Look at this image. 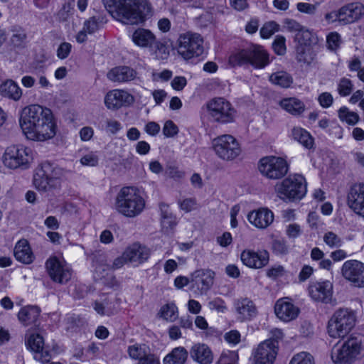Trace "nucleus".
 <instances>
[{"instance_id": "obj_29", "label": "nucleus", "mask_w": 364, "mask_h": 364, "mask_svg": "<svg viewBox=\"0 0 364 364\" xmlns=\"http://www.w3.org/2000/svg\"><path fill=\"white\" fill-rule=\"evenodd\" d=\"M132 40L139 47L151 48L156 42V36L151 31L140 28L134 31Z\"/></svg>"}, {"instance_id": "obj_15", "label": "nucleus", "mask_w": 364, "mask_h": 364, "mask_svg": "<svg viewBox=\"0 0 364 364\" xmlns=\"http://www.w3.org/2000/svg\"><path fill=\"white\" fill-rule=\"evenodd\" d=\"M277 352L275 343H259L252 353L253 364H273Z\"/></svg>"}, {"instance_id": "obj_37", "label": "nucleus", "mask_w": 364, "mask_h": 364, "mask_svg": "<svg viewBox=\"0 0 364 364\" xmlns=\"http://www.w3.org/2000/svg\"><path fill=\"white\" fill-rule=\"evenodd\" d=\"M188 358V352L183 347L173 348L164 358V364H184Z\"/></svg>"}, {"instance_id": "obj_44", "label": "nucleus", "mask_w": 364, "mask_h": 364, "mask_svg": "<svg viewBox=\"0 0 364 364\" xmlns=\"http://www.w3.org/2000/svg\"><path fill=\"white\" fill-rule=\"evenodd\" d=\"M353 84L352 81L346 77L339 80L337 85V91L341 97L348 96L353 91Z\"/></svg>"}, {"instance_id": "obj_47", "label": "nucleus", "mask_w": 364, "mask_h": 364, "mask_svg": "<svg viewBox=\"0 0 364 364\" xmlns=\"http://www.w3.org/2000/svg\"><path fill=\"white\" fill-rule=\"evenodd\" d=\"M239 360L238 354L235 350L223 351L218 361V363L237 364Z\"/></svg>"}, {"instance_id": "obj_25", "label": "nucleus", "mask_w": 364, "mask_h": 364, "mask_svg": "<svg viewBox=\"0 0 364 364\" xmlns=\"http://www.w3.org/2000/svg\"><path fill=\"white\" fill-rule=\"evenodd\" d=\"M137 75L136 71L129 66H117L111 69L107 74V78L117 82H128L134 80Z\"/></svg>"}, {"instance_id": "obj_58", "label": "nucleus", "mask_w": 364, "mask_h": 364, "mask_svg": "<svg viewBox=\"0 0 364 364\" xmlns=\"http://www.w3.org/2000/svg\"><path fill=\"white\" fill-rule=\"evenodd\" d=\"M178 203L181 209L186 213L191 212L197 208V201L196 198H185Z\"/></svg>"}, {"instance_id": "obj_12", "label": "nucleus", "mask_w": 364, "mask_h": 364, "mask_svg": "<svg viewBox=\"0 0 364 364\" xmlns=\"http://www.w3.org/2000/svg\"><path fill=\"white\" fill-rule=\"evenodd\" d=\"M363 352L361 343H336L331 350L334 364H352Z\"/></svg>"}, {"instance_id": "obj_21", "label": "nucleus", "mask_w": 364, "mask_h": 364, "mask_svg": "<svg viewBox=\"0 0 364 364\" xmlns=\"http://www.w3.org/2000/svg\"><path fill=\"white\" fill-rule=\"evenodd\" d=\"M242 263L253 269H260L268 264L269 253L266 250L255 251L253 250H244L240 255Z\"/></svg>"}, {"instance_id": "obj_16", "label": "nucleus", "mask_w": 364, "mask_h": 364, "mask_svg": "<svg viewBox=\"0 0 364 364\" xmlns=\"http://www.w3.org/2000/svg\"><path fill=\"white\" fill-rule=\"evenodd\" d=\"M215 272L209 269H200L191 275L192 288L200 294H205L213 284Z\"/></svg>"}, {"instance_id": "obj_6", "label": "nucleus", "mask_w": 364, "mask_h": 364, "mask_svg": "<svg viewBox=\"0 0 364 364\" xmlns=\"http://www.w3.org/2000/svg\"><path fill=\"white\" fill-rule=\"evenodd\" d=\"M356 316L355 313L348 309L336 310L328 323V335L334 339L343 338L355 325Z\"/></svg>"}, {"instance_id": "obj_53", "label": "nucleus", "mask_w": 364, "mask_h": 364, "mask_svg": "<svg viewBox=\"0 0 364 364\" xmlns=\"http://www.w3.org/2000/svg\"><path fill=\"white\" fill-rule=\"evenodd\" d=\"M80 161L83 166H96L99 162V157L96 152L90 151L82 156Z\"/></svg>"}, {"instance_id": "obj_49", "label": "nucleus", "mask_w": 364, "mask_h": 364, "mask_svg": "<svg viewBox=\"0 0 364 364\" xmlns=\"http://www.w3.org/2000/svg\"><path fill=\"white\" fill-rule=\"evenodd\" d=\"M156 55V56L161 59H166L169 55V48L168 46L161 41H158L156 39V42L152 48H151Z\"/></svg>"}, {"instance_id": "obj_36", "label": "nucleus", "mask_w": 364, "mask_h": 364, "mask_svg": "<svg viewBox=\"0 0 364 364\" xmlns=\"http://www.w3.org/2000/svg\"><path fill=\"white\" fill-rule=\"evenodd\" d=\"M291 136L306 149H310L313 148L314 144V138L304 129L299 127H294L291 131Z\"/></svg>"}, {"instance_id": "obj_8", "label": "nucleus", "mask_w": 364, "mask_h": 364, "mask_svg": "<svg viewBox=\"0 0 364 364\" xmlns=\"http://www.w3.org/2000/svg\"><path fill=\"white\" fill-rule=\"evenodd\" d=\"M209 117L213 121L228 124L232 122L235 117L236 111L231 103L223 97H215L206 104Z\"/></svg>"}, {"instance_id": "obj_62", "label": "nucleus", "mask_w": 364, "mask_h": 364, "mask_svg": "<svg viewBox=\"0 0 364 364\" xmlns=\"http://www.w3.org/2000/svg\"><path fill=\"white\" fill-rule=\"evenodd\" d=\"M88 34H92L99 28L97 19L95 17L90 18L84 22L82 28Z\"/></svg>"}, {"instance_id": "obj_5", "label": "nucleus", "mask_w": 364, "mask_h": 364, "mask_svg": "<svg viewBox=\"0 0 364 364\" xmlns=\"http://www.w3.org/2000/svg\"><path fill=\"white\" fill-rule=\"evenodd\" d=\"M275 191L278 197L284 201L299 200L306 194L307 182L301 174H291L276 185Z\"/></svg>"}, {"instance_id": "obj_31", "label": "nucleus", "mask_w": 364, "mask_h": 364, "mask_svg": "<svg viewBox=\"0 0 364 364\" xmlns=\"http://www.w3.org/2000/svg\"><path fill=\"white\" fill-rule=\"evenodd\" d=\"M279 106L288 113L299 116L305 110L304 103L296 97H287L281 100L279 102Z\"/></svg>"}, {"instance_id": "obj_63", "label": "nucleus", "mask_w": 364, "mask_h": 364, "mask_svg": "<svg viewBox=\"0 0 364 364\" xmlns=\"http://www.w3.org/2000/svg\"><path fill=\"white\" fill-rule=\"evenodd\" d=\"M296 9L299 11L306 14H314L316 11V5L309 3L299 2L296 4Z\"/></svg>"}, {"instance_id": "obj_28", "label": "nucleus", "mask_w": 364, "mask_h": 364, "mask_svg": "<svg viewBox=\"0 0 364 364\" xmlns=\"http://www.w3.org/2000/svg\"><path fill=\"white\" fill-rule=\"evenodd\" d=\"M191 356L200 364H211L213 360V353L205 343H196L191 348Z\"/></svg>"}, {"instance_id": "obj_17", "label": "nucleus", "mask_w": 364, "mask_h": 364, "mask_svg": "<svg viewBox=\"0 0 364 364\" xmlns=\"http://www.w3.org/2000/svg\"><path fill=\"white\" fill-rule=\"evenodd\" d=\"M46 265L48 273L53 282L64 284L70 279L72 276L71 269L56 257H51L48 259Z\"/></svg>"}, {"instance_id": "obj_43", "label": "nucleus", "mask_w": 364, "mask_h": 364, "mask_svg": "<svg viewBox=\"0 0 364 364\" xmlns=\"http://www.w3.org/2000/svg\"><path fill=\"white\" fill-rule=\"evenodd\" d=\"M296 58L299 62L310 63L313 60L310 46L298 45L296 48Z\"/></svg>"}, {"instance_id": "obj_42", "label": "nucleus", "mask_w": 364, "mask_h": 364, "mask_svg": "<svg viewBox=\"0 0 364 364\" xmlns=\"http://www.w3.org/2000/svg\"><path fill=\"white\" fill-rule=\"evenodd\" d=\"M339 119L349 125H355L360 119L359 115L353 111H350L347 107H341L338 111Z\"/></svg>"}, {"instance_id": "obj_26", "label": "nucleus", "mask_w": 364, "mask_h": 364, "mask_svg": "<svg viewBox=\"0 0 364 364\" xmlns=\"http://www.w3.org/2000/svg\"><path fill=\"white\" fill-rule=\"evenodd\" d=\"M149 255V250L139 243H134L124 251V257L131 263L141 264L148 259Z\"/></svg>"}, {"instance_id": "obj_60", "label": "nucleus", "mask_w": 364, "mask_h": 364, "mask_svg": "<svg viewBox=\"0 0 364 364\" xmlns=\"http://www.w3.org/2000/svg\"><path fill=\"white\" fill-rule=\"evenodd\" d=\"M72 50V45L68 42L60 44L57 50V56L60 59H65L68 57Z\"/></svg>"}, {"instance_id": "obj_13", "label": "nucleus", "mask_w": 364, "mask_h": 364, "mask_svg": "<svg viewBox=\"0 0 364 364\" xmlns=\"http://www.w3.org/2000/svg\"><path fill=\"white\" fill-rule=\"evenodd\" d=\"M342 276L354 287H364V263L356 259L346 261L341 267Z\"/></svg>"}, {"instance_id": "obj_33", "label": "nucleus", "mask_w": 364, "mask_h": 364, "mask_svg": "<svg viewBox=\"0 0 364 364\" xmlns=\"http://www.w3.org/2000/svg\"><path fill=\"white\" fill-rule=\"evenodd\" d=\"M14 256L18 261L25 264L33 262V255L27 240H21L17 242L14 248Z\"/></svg>"}, {"instance_id": "obj_46", "label": "nucleus", "mask_w": 364, "mask_h": 364, "mask_svg": "<svg viewBox=\"0 0 364 364\" xmlns=\"http://www.w3.org/2000/svg\"><path fill=\"white\" fill-rule=\"evenodd\" d=\"M323 239L325 244L331 248L340 247L343 245L341 238L332 231L326 232Z\"/></svg>"}, {"instance_id": "obj_50", "label": "nucleus", "mask_w": 364, "mask_h": 364, "mask_svg": "<svg viewBox=\"0 0 364 364\" xmlns=\"http://www.w3.org/2000/svg\"><path fill=\"white\" fill-rule=\"evenodd\" d=\"M311 32L305 27H303L302 29L295 35V39L298 41L299 45L310 46L311 43Z\"/></svg>"}, {"instance_id": "obj_54", "label": "nucleus", "mask_w": 364, "mask_h": 364, "mask_svg": "<svg viewBox=\"0 0 364 364\" xmlns=\"http://www.w3.org/2000/svg\"><path fill=\"white\" fill-rule=\"evenodd\" d=\"M279 25L274 21L265 23L260 30V35L263 38H269L278 31Z\"/></svg>"}, {"instance_id": "obj_4", "label": "nucleus", "mask_w": 364, "mask_h": 364, "mask_svg": "<svg viewBox=\"0 0 364 364\" xmlns=\"http://www.w3.org/2000/svg\"><path fill=\"white\" fill-rule=\"evenodd\" d=\"M114 205L119 213L128 218H134L143 211L145 200L136 188L125 186L117 193Z\"/></svg>"}, {"instance_id": "obj_19", "label": "nucleus", "mask_w": 364, "mask_h": 364, "mask_svg": "<svg viewBox=\"0 0 364 364\" xmlns=\"http://www.w3.org/2000/svg\"><path fill=\"white\" fill-rule=\"evenodd\" d=\"M134 102V97L124 90L116 89L109 91L105 97V105L109 109H117L123 106H129Z\"/></svg>"}, {"instance_id": "obj_2", "label": "nucleus", "mask_w": 364, "mask_h": 364, "mask_svg": "<svg viewBox=\"0 0 364 364\" xmlns=\"http://www.w3.org/2000/svg\"><path fill=\"white\" fill-rule=\"evenodd\" d=\"M109 13L125 24H137L151 15L147 0H105Z\"/></svg>"}, {"instance_id": "obj_57", "label": "nucleus", "mask_w": 364, "mask_h": 364, "mask_svg": "<svg viewBox=\"0 0 364 364\" xmlns=\"http://www.w3.org/2000/svg\"><path fill=\"white\" fill-rule=\"evenodd\" d=\"M208 308L210 310L217 311L218 312H224L227 309L225 302L219 297L215 298L210 301L208 304Z\"/></svg>"}, {"instance_id": "obj_30", "label": "nucleus", "mask_w": 364, "mask_h": 364, "mask_svg": "<svg viewBox=\"0 0 364 364\" xmlns=\"http://www.w3.org/2000/svg\"><path fill=\"white\" fill-rule=\"evenodd\" d=\"M0 95L16 102L22 97V90L15 81L7 80L0 85Z\"/></svg>"}, {"instance_id": "obj_39", "label": "nucleus", "mask_w": 364, "mask_h": 364, "mask_svg": "<svg viewBox=\"0 0 364 364\" xmlns=\"http://www.w3.org/2000/svg\"><path fill=\"white\" fill-rule=\"evenodd\" d=\"M269 81L281 87H289L293 83V78L290 74L285 71H277L270 75Z\"/></svg>"}, {"instance_id": "obj_40", "label": "nucleus", "mask_w": 364, "mask_h": 364, "mask_svg": "<svg viewBox=\"0 0 364 364\" xmlns=\"http://www.w3.org/2000/svg\"><path fill=\"white\" fill-rule=\"evenodd\" d=\"M126 262H129L128 259L124 257V252L121 257L116 258L112 266L107 264H100L95 268V274L97 275V279H101L105 277L107 274H104L106 270L117 269L121 268Z\"/></svg>"}, {"instance_id": "obj_3", "label": "nucleus", "mask_w": 364, "mask_h": 364, "mask_svg": "<svg viewBox=\"0 0 364 364\" xmlns=\"http://www.w3.org/2000/svg\"><path fill=\"white\" fill-rule=\"evenodd\" d=\"M270 63L269 53L259 45H252L239 50L229 57V63L233 67L251 65L255 69H263Z\"/></svg>"}, {"instance_id": "obj_56", "label": "nucleus", "mask_w": 364, "mask_h": 364, "mask_svg": "<svg viewBox=\"0 0 364 364\" xmlns=\"http://www.w3.org/2000/svg\"><path fill=\"white\" fill-rule=\"evenodd\" d=\"M273 252L277 255H286L289 252V246L283 239H276L272 242Z\"/></svg>"}, {"instance_id": "obj_38", "label": "nucleus", "mask_w": 364, "mask_h": 364, "mask_svg": "<svg viewBox=\"0 0 364 364\" xmlns=\"http://www.w3.org/2000/svg\"><path fill=\"white\" fill-rule=\"evenodd\" d=\"M157 316L166 321L173 322L178 316V307L173 302L166 304L161 307Z\"/></svg>"}, {"instance_id": "obj_52", "label": "nucleus", "mask_w": 364, "mask_h": 364, "mask_svg": "<svg viewBox=\"0 0 364 364\" xmlns=\"http://www.w3.org/2000/svg\"><path fill=\"white\" fill-rule=\"evenodd\" d=\"M286 39L282 36H277L273 43L272 48L275 53L282 55L286 53Z\"/></svg>"}, {"instance_id": "obj_27", "label": "nucleus", "mask_w": 364, "mask_h": 364, "mask_svg": "<svg viewBox=\"0 0 364 364\" xmlns=\"http://www.w3.org/2000/svg\"><path fill=\"white\" fill-rule=\"evenodd\" d=\"M51 165L49 164H43L41 169L38 170L33 176V183L40 191H47L49 188L53 186L52 183V174H50Z\"/></svg>"}, {"instance_id": "obj_59", "label": "nucleus", "mask_w": 364, "mask_h": 364, "mask_svg": "<svg viewBox=\"0 0 364 364\" xmlns=\"http://www.w3.org/2000/svg\"><path fill=\"white\" fill-rule=\"evenodd\" d=\"M178 127L171 120L165 122L163 127V133L165 136L173 137L178 134Z\"/></svg>"}, {"instance_id": "obj_9", "label": "nucleus", "mask_w": 364, "mask_h": 364, "mask_svg": "<svg viewBox=\"0 0 364 364\" xmlns=\"http://www.w3.org/2000/svg\"><path fill=\"white\" fill-rule=\"evenodd\" d=\"M178 43V53L186 60L198 57L204 52L203 39L198 33L188 32L181 34Z\"/></svg>"}, {"instance_id": "obj_61", "label": "nucleus", "mask_w": 364, "mask_h": 364, "mask_svg": "<svg viewBox=\"0 0 364 364\" xmlns=\"http://www.w3.org/2000/svg\"><path fill=\"white\" fill-rule=\"evenodd\" d=\"M318 101L323 108H328L333 102V97L330 92H324L318 95Z\"/></svg>"}, {"instance_id": "obj_24", "label": "nucleus", "mask_w": 364, "mask_h": 364, "mask_svg": "<svg viewBox=\"0 0 364 364\" xmlns=\"http://www.w3.org/2000/svg\"><path fill=\"white\" fill-rule=\"evenodd\" d=\"M235 308L238 318L241 321H250L256 316L257 307L254 302L248 298H241L235 301Z\"/></svg>"}, {"instance_id": "obj_64", "label": "nucleus", "mask_w": 364, "mask_h": 364, "mask_svg": "<svg viewBox=\"0 0 364 364\" xmlns=\"http://www.w3.org/2000/svg\"><path fill=\"white\" fill-rule=\"evenodd\" d=\"M160 129V125L155 122H149L144 127V131L152 136L157 135Z\"/></svg>"}, {"instance_id": "obj_11", "label": "nucleus", "mask_w": 364, "mask_h": 364, "mask_svg": "<svg viewBox=\"0 0 364 364\" xmlns=\"http://www.w3.org/2000/svg\"><path fill=\"white\" fill-rule=\"evenodd\" d=\"M258 169L262 176L275 180L282 178L287 173L289 165L282 157L268 156L259 160Z\"/></svg>"}, {"instance_id": "obj_45", "label": "nucleus", "mask_w": 364, "mask_h": 364, "mask_svg": "<svg viewBox=\"0 0 364 364\" xmlns=\"http://www.w3.org/2000/svg\"><path fill=\"white\" fill-rule=\"evenodd\" d=\"M289 364H315V360L311 354L302 351L294 355Z\"/></svg>"}, {"instance_id": "obj_22", "label": "nucleus", "mask_w": 364, "mask_h": 364, "mask_svg": "<svg viewBox=\"0 0 364 364\" xmlns=\"http://www.w3.org/2000/svg\"><path fill=\"white\" fill-rule=\"evenodd\" d=\"M347 203L355 213L364 218V183H355L350 187Z\"/></svg>"}, {"instance_id": "obj_1", "label": "nucleus", "mask_w": 364, "mask_h": 364, "mask_svg": "<svg viewBox=\"0 0 364 364\" xmlns=\"http://www.w3.org/2000/svg\"><path fill=\"white\" fill-rule=\"evenodd\" d=\"M19 124L23 134L29 140L45 141L56 134L57 125L52 111L38 105L24 107Z\"/></svg>"}, {"instance_id": "obj_48", "label": "nucleus", "mask_w": 364, "mask_h": 364, "mask_svg": "<svg viewBox=\"0 0 364 364\" xmlns=\"http://www.w3.org/2000/svg\"><path fill=\"white\" fill-rule=\"evenodd\" d=\"M341 38L337 32H331L326 37L328 48L332 51H336L340 48L341 44Z\"/></svg>"}, {"instance_id": "obj_51", "label": "nucleus", "mask_w": 364, "mask_h": 364, "mask_svg": "<svg viewBox=\"0 0 364 364\" xmlns=\"http://www.w3.org/2000/svg\"><path fill=\"white\" fill-rule=\"evenodd\" d=\"M26 33L24 30L18 28L14 30V33L11 37V43L15 47L21 46L26 41Z\"/></svg>"}, {"instance_id": "obj_23", "label": "nucleus", "mask_w": 364, "mask_h": 364, "mask_svg": "<svg viewBox=\"0 0 364 364\" xmlns=\"http://www.w3.org/2000/svg\"><path fill=\"white\" fill-rule=\"evenodd\" d=\"M247 220L255 227L265 229L273 222L274 215L268 208H262L250 212Z\"/></svg>"}, {"instance_id": "obj_20", "label": "nucleus", "mask_w": 364, "mask_h": 364, "mask_svg": "<svg viewBox=\"0 0 364 364\" xmlns=\"http://www.w3.org/2000/svg\"><path fill=\"white\" fill-rule=\"evenodd\" d=\"M309 294L316 301L330 304L333 298V284L330 281L312 283L309 287Z\"/></svg>"}, {"instance_id": "obj_34", "label": "nucleus", "mask_w": 364, "mask_h": 364, "mask_svg": "<svg viewBox=\"0 0 364 364\" xmlns=\"http://www.w3.org/2000/svg\"><path fill=\"white\" fill-rule=\"evenodd\" d=\"M26 346L33 353L36 360L47 363L50 360L51 351L45 346V343H26Z\"/></svg>"}, {"instance_id": "obj_10", "label": "nucleus", "mask_w": 364, "mask_h": 364, "mask_svg": "<svg viewBox=\"0 0 364 364\" xmlns=\"http://www.w3.org/2000/svg\"><path fill=\"white\" fill-rule=\"evenodd\" d=\"M213 148L215 154L223 161H232L241 154L238 141L230 134H223L215 138Z\"/></svg>"}, {"instance_id": "obj_55", "label": "nucleus", "mask_w": 364, "mask_h": 364, "mask_svg": "<svg viewBox=\"0 0 364 364\" xmlns=\"http://www.w3.org/2000/svg\"><path fill=\"white\" fill-rule=\"evenodd\" d=\"M26 341H44L45 340V331L39 329L34 328L30 329L27 331L26 334Z\"/></svg>"}, {"instance_id": "obj_32", "label": "nucleus", "mask_w": 364, "mask_h": 364, "mask_svg": "<svg viewBox=\"0 0 364 364\" xmlns=\"http://www.w3.org/2000/svg\"><path fill=\"white\" fill-rule=\"evenodd\" d=\"M159 208L162 229L166 233H169L177 225L176 217L171 212L168 205L161 203Z\"/></svg>"}, {"instance_id": "obj_7", "label": "nucleus", "mask_w": 364, "mask_h": 364, "mask_svg": "<svg viewBox=\"0 0 364 364\" xmlns=\"http://www.w3.org/2000/svg\"><path fill=\"white\" fill-rule=\"evenodd\" d=\"M32 161V150L23 145L7 147L3 156L4 164L11 169H27Z\"/></svg>"}, {"instance_id": "obj_18", "label": "nucleus", "mask_w": 364, "mask_h": 364, "mask_svg": "<svg viewBox=\"0 0 364 364\" xmlns=\"http://www.w3.org/2000/svg\"><path fill=\"white\" fill-rule=\"evenodd\" d=\"M274 313L278 318L284 322L296 319L300 309L287 297L278 299L274 305Z\"/></svg>"}, {"instance_id": "obj_35", "label": "nucleus", "mask_w": 364, "mask_h": 364, "mask_svg": "<svg viewBox=\"0 0 364 364\" xmlns=\"http://www.w3.org/2000/svg\"><path fill=\"white\" fill-rule=\"evenodd\" d=\"M41 310L36 306H26L21 309L18 314L19 321L24 326L34 323L40 316Z\"/></svg>"}, {"instance_id": "obj_41", "label": "nucleus", "mask_w": 364, "mask_h": 364, "mask_svg": "<svg viewBox=\"0 0 364 364\" xmlns=\"http://www.w3.org/2000/svg\"><path fill=\"white\" fill-rule=\"evenodd\" d=\"M128 352L132 359L139 361L150 353V348L145 343H136L129 346Z\"/></svg>"}, {"instance_id": "obj_14", "label": "nucleus", "mask_w": 364, "mask_h": 364, "mask_svg": "<svg viewBox=\"0 0 364 364\" xmlns=\"http://www.w3.org/2000/svg\"><path fill=\"white\" fill-rule=\"evenodd\" d=\"M334 16L342 24L353 23L364 16V5L360 2H352L340 8Z\"/></svg>"}]
</instances>
